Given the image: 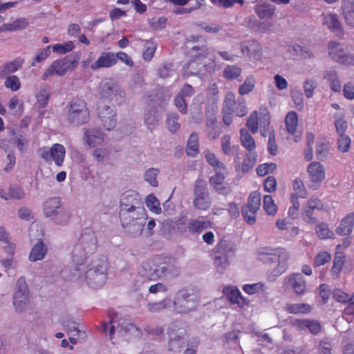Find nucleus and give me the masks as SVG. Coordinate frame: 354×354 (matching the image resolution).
Segmentation results:
<instances>
[{
	"instance_id": "35",
	"label": "nucleus",
	"mask_w": 354,
	"mask_h": 354,
	"mask_svg": "<svg viewBox=\"0 0 354 354\" xmlns=\"http://www.w3.org/2000/svg\"><path fill=\"white\" fill-rule=\"evenodd\" d=\"M242 73V68L237 65H227L223 71V76L228 80H237Z\"/></svg>"
},
{
	"instance_id": "57",
	"label": "nucleus",
	"mask_w": 354,
	"mask_h": 354,
	"mask_svg": "<svg viewBox=\"0 0 354 354\" xmlns=\"http://www.w3.org/2000/svg\"><path fill=\"white\" fill-rule=\"evenodd\" d=\"M246 126L252 133L258 131V113L257 111H253L248 118Z\"/></svg>"
},
{
	"instance_id": "10",
	"label": "nucleus",
	"mask_w": 354,
	"mask_h": 354,
	"mask_svg": "<svg viewBox=\"0 0 354 354\" xmlns=\"http://www.w3.org/2000/svg\"><path fill=\"white\" fill-rule=\"evenodd\" d=\"M194 206L199 210H207L211 205V200L207 189V183L198 178L194 183Z\"/></svg>"
},
{
	"instance_id": "16",
	"label": "nucleus",
	"mask_w": 354,
	"mask_h": 354,
	"mask_svg": "<svg viewBox=\"0 0 354 354\" xmlns=\"http://www.w3.org/2000/svg\"><path fill=\"white\" fill-rule=\"evenodd\" d=\"M104 140V133L100 129H86L84 131L83 142L90 148L101 145Z\"/></svg>"
},
{
	"instance_id": "11",
	"label": "nucleus",
	"mask_w": 354,
	"mask_h": 354,
	"mask_svg": "<svg viewBox=\"0 0 354 354\" xmlns=\"http://www.w3.org/2000/svg\"><path fill=\"white\" fill-rule=\"evenodd\" d=\"M328 55L335 62L342 65H353L354 57L346 52L344 44L330 41L328 43Z\"/></svg>"
},
{
	"instance_id": "52",
	"label": "nucleus",
	"mask_w": 354,
	"mask_h": 354,
	"mask_svg": "<svg viewBox=\"0 0 354 354\" xmlns=\"http://www.w3.org/2000/svg\"><path fill=\"white\" fill-rule=\"evenodd\" d=\"M261 205V195L257 192H252L248 198V203L245 206H248L252 209L259 210Z\"/></svg>"
},
{
	"instance_id": "45",
	"label": "nucleus",
	"mask_w": 354,
	"mask_h": 354,
	"mask_svg": "<svg viewBox=\"0 0 354 354\" xmlns=\"http://www.w3.org/2000/svg\"><path fill=\"white\" fill-rule=\"evenodd\" d=\"M333 297L338 302L354 304V295L350 296L340 289H335L333 292Z\"/></svg>"
},
{
	"instance_id": "32",
	"label": "nucleus",
	"mask_w": 354,
	"mask_h": 354,
	"mask_svg": "<svg viewBox=\"0 0 354 354\" xmlns=\"http://www.w3.org/2000/svg\"><path fill=\"white\" fill-rule=\"evenodd\" d=\"M60 199L58 197H53L48 199L44 203V214L50 217L53 216L56 212V210L60 207Z\"/></svg>"
},
{
	"instance_id": "53",
	"label": "nucleus",
	"mask_w": 354,
	"mask_h": 354,
	"mask_svg": "<svg viewBox=\"0 0 354 354\" xmlns=\"http://www.w3.org/2000/svg\"><path fill=\"white\" fill-rule=\"evenodd\" d=\"M292 187L295 193V196L299 198H306L307 196V191L305 188L304 183L301 180L296 178L292 181Z\"/></svg>"
},
{
	"instance_id": "29",
	"label": "nucleus",
	"mask_w": 354,
	"mask_h": 354,
	"mask_svg": "<svg viewBox=\"0 0 354 354\" xmlns=\"http://www.w3.org/2000/svg\"><path fill=\"white\" fill-rule=\"evenodd\" d=\"M24 192L21 187L17 186H10L8 192H6L3 189H0V197L5 200L9 199H21L24 197Z\"/></svg>"
},
{
	"instance_id": "24",
	"label": "nucleus",
	"mask_w": 354,
	"mask_h": 354,
	"mask_svg": "<svg viewBox=\"0 0 354 354\" xmlns=\"http://www.w3.org/2000/svg\"><path fill=\"white\" fill-rule=\"evenodd\" d=\"M24 60L21 58L15 59L12 61L5 63L0 67V77L4 78L9 75L17 71L21 68Z\"/></svg>"
},
{
	"instance_id": "34",
	"label": "nucleus",
	"mask_w": 354,
	"mask_h": 354,
	"mask_svg": "<svg viewBox=\"0 0 354 354\" xmlns=\"http://www.w3.org/2000/svg\"><path fill=\"white\" fill-rule=\"evenodd\" d=\"M159 114L154 109H149L145 113V124L149 129H153L158 123Z\"/></svg>"
},
{
	"instance_id": "33",
	"label": "nucleus",
	"mask_w": 354,
	"mask_h": 354,
	"mask_svg": "<svg viewBox=\"0 0 354 354\" xmlns=\"http://www.w3.org/2000/svg\"><path fill=\"white\" fill-rule=\"evenodd\" d=\"M171 301L169 298L165 297L161 301L147 304V309L151 313H158L171 307Z\"/></svg>"
},
{
	"instance_id": "31",
	"label": "nucleus",
	"mask_w": 354,
	"mask_h": 354,
	"mask_svg": "<svg viewBox=\"0 0 354 354\" xmlns=\"http://www.w3.org/2000/svg\"><path fill=\"white\" fill-rule=\"evenodd\" d=\"M255 12L261 19H270L274 15L275 6L267 3L256 5L254 8Z\"/></svg>"
},
{
	"instance_id": "26",
	"label": "nucleus",
	"mask_w": 354,
	"mask_h": 354,
	"mask_svg": "<svg viewBox=\"0 0 354 354\" xmlns=\"http://www.w3.org/2000/svg\"><path fill=\"white\" fill-rule=\"evenodd\" d=\"M47 252L46 245L43 241H39L31 249L28 257L29 260L32 262L41 261L45 257Z\"/></svg>"
},
{
	"instance_id": "43",
	"label": "nucleus",
	"mask_w": 354,
	"mask_h": 354,
	"mask_svg": "<svg viewBox=\"0 0 354 354\" xmlns=\"http://www.w3.org/2000/svg\"><path fill=\"white\" fill-rule=\"evenodd\" d=\"M145 203L147 208L152 212L159 214L161 213V207L159 201L153 194H149L146 197Z\"/></svg>"
},
{
	"instance_id": "48",
	"label": "nucleus",
	"mask_w": 354,
	"mask_h": 354,
	"mask_svg": "<svg viewBox=\"0 0 354 354\" xmlns=\"http://www.w3.org/2000/svg\"><path fill=\"white\" fill-rule=\"evenodd\" d=\"M156 49V44L151 41H146L142 53V57L145 61H150Z\"/></svg>"
},
{
	"instance_id": "15",
	"label": "nucleus",
	"mask_w": 354,
	"mask_h": 354,
	"mask_svg": "<svg viewBox=\"0 0 354 354\" xmlns=\"http://www.w3.org/2000/svg\"><path fill=\"white\" fill-rule=\"evenodd\" d=\"M28 301V288L26 279L20 277L16 283V290L14 295L13 304L17 310H22V306Z\"/></svg>"
},
{
	"instance_id": "21",
	"label": "nucleus",
	"mask_w": 354,
	"mask_h": 354,
	"mask_svg": "<svg viewBox=\"0 0 354 354\" xmlns=\"http://www.w3.org/2000/svg\"><path fill=\"white\" fill-rule=\"evenodd\" d=\"M308 172L313 183H319L325 178L324 166L317 162H313L308 165Z\"/></svg>"
},
{
	"instance_id": "36",
	"label": "nucleus",
	"mask_w": 354,
	"mask_h": 354,
	"mask_svg": "<svg viewBox=\"0 0 354 354\" xmlns=\"http://www.w3.org/2000/svg\"><path fill=\"white\" fill-rule=\"evenodd\" d=\"M285 310L292 314H306L310 312L311 306L306 304H287Z\"/></svg>"
},
{
	"instance_id": "62",
	"label": "nucleus",
	"mask_w": 354,
	"mask_h": 354,
	"mask_svg": "<svg viewBox=\"0 0 354 354\" xmlns=\"http://www.w3.org/2000/svg\"><path fill=\"white\" fill-rule=\"evenodd\" d=\"M51 50V46H48L37 53L31 65L35 66L36 62L39 63L46 59L50 56Z\"/></svg>"
},
{
	"instance_id": "14",
	"label": "nucleus",
	"mask_w": 354,
	"mask_h": 354,
	"mask_svg": "<svg viewBox=\"0 0 354 354\" xmlns=\"http://www.w3.org/2000/svg\"><path fill=\"white\" fill-rule=\"evenodd\" d=\"M97 117L103 127L108 131L113 129L116 124V112L109 105L98 104Z\"/></svg>"
},
{
	"instance_id": "17",
	"label": "nucleus",
	"mask_w": 354,
	"mask_h": 354,
	"mask_svg": "<svg viewBox=\"0 0 354 354\" xmlns=\"http://www.w3.org/2000/svg\"><path fill=\"white\" fill-rule=\"evenodd\" d=\"M223 294L226 295L231 304H236L241 308H243L250 303L248 299L241 295V292L236 287L226 286L223 288Z\"/></svg>"
},
{
	"instance_id": "1",
	"label": "nucleus",
	"mask_w": 354,
	"mask_h": 354,
	"mask_svg": "<svg viewBox=\"0 0 354 354\" xmlns=\"http://www.w3.org/2000/svg\"><path fill=\"white\" fill-rule=\"evenodd\" d=\"M257 258L266 265L277 263V266L268 277L270 281H274L276 277L283 273L288 268L289 254L283 248H260L257 250Z\"/></svg>"
},
{
	"instance_id": "44",
	"label": "nucleus",
	"mask_w": 354,
	"mask_h": 354,
	"mask_svg": "<svg viewBox=\"0 0 354 354\" xmlns=\"http://www.w3.org/2000/svg\"><path fill=\"white\" fill-rule=\"evenodd\" d=\"M317 86V80L313 78H308L304 81L303 87L304 94L307 98H311L313 96L314 91Z\"/></svg>"
},
{
	"instance_id": "19",
	"label": "nucleus",
	"mask_w": 354,
	"mask_h": 354,
	"mask_svg": "<svg viewBox=\"0 0 354 354\" xmlns=\"http://www.w3.org/2000/svg\"><path fill=\"white\" fill-rule=\"evenodd\" d=\"M156 272L157 270H153L151 259L144 261L138 268V274L143 279L142 283L156 281Z\"/></svg>"
},
{
	"instance_id": "12",
	"label": "nucleus",
	"mask_w": 354,
	"mask_h": 354,
	"mask_svg": "<svg viewBox=\"0 0 354 354\" xmlns=\"http://www.w3.org/2000/svg\"><path fill=\"white\" fill-rule=\"evenodd\" d=\"M77 66L75 61H71L66 58H62L54 61L50 66L46 70L43 74L41 79L46 80L47 78L53 75L56 74L59 76H63L68 71H73Z\"/></svg>"
},
{
	"instance_id": "58",
	"label": "nucleus",
	"mask_w": 354,
	"mask_h": 354,
	"mask_svg": "<svg viewBox=\"0 0 354 354\" xmlns=\"http://www.w3.org/2000/svg\"><path fill=\"white\" fill-rule=\"evenodd\" d=\"M277 169L275 163H264L260 165L257 168V174L259 176H264L268 173H272Z\"/></svg>"
},
{
	"instance_id": "51",
	"label": "nucleus",
	"mask_w": 354,
	"mask_h": 354,
	"mask_svg": "<svg viewBox=\"0 0 354 354\" xmlns=\"http://www.w3.org/2000/svg\"><path fill=\"white\" fill-rule=\"evenodd\" d=\"M178 115L175 113H169L167 115V118L166 120V124H167L168 129L171 132H176L179 129L180 124L178 123Z\"/></svg>"
},
{
	"instance_id": "2",
	"label": "nucleus",
	"mask_w": 354,
	"mask_h": 354,
	"mask_svg": "<svg viewBox=\"0 0 354 354\" xmlns=\"http://www.w3.org/2000/svg\"><path fill=\"white\" fill-rule=\"evenodd\" d=\"M192 53L194 58L186 64L185 67L187 76H205L214 71L215 59L208 53L205 45L201 47L199 46H193Z\"/></svg>"
},
{
	"instance_id": "63",
	"label": "nucleus",
	"mask_w": 354,
	"mask_h": 354,
	"mask_svg": "<svg viewBox=\"0 0 354 354\" xmlns=\"http://www.w3.org/2000/svg\"><path fill=\"white\" fill-rule=\"evenodd\" d=\"M235 103V95L232 92H227L225 97L224 104L230 114L234 112Z\"/></svg>"
},
{
	"instance_id": "64",
	"label": "nucleus",
	"mask_w": 354,
	"mask_h": 354,
	"mask_svg": "<svg viewBox=\"0 0 354 354\" xmlns=\"http://www.w3.org/2000/svg\"><path fill=\"white\" fill-rule=\"evenodd\" d=\"M343 95L348 100H354V84L353 82H349L344 85Z\"/></svg>"
},
{
	"instance_id": "41",
	"label": "nucleus",
	"mask_w": 354,
	"mask_h": 354,
	"mask_svg": "<svg viewBox=\"0 0 354 354\" xmlns=\"http://www.w3.org/2000/svg\"><path fill=\"white\" fill-rule=\"evenodd\" d=\"M285 122L288 132L294 134L297 127V114L295 111L289 112L286 117Z\"/></svg>"
},
{
	"instance_id": "28",
	"label": "nucleus",
	"mask_w": 354,
	"mask_h": 354,
	"mask_svg": "<svg viewBox=\"0 0 354 354\" xmlns=\"http://www.w3.org/2000/svg\"><path fill=\"white\" fill-rule=\"evenodd\" d=\"M236 250V245L234 243L223 240V264H228L233 260Z\"/></svg>"
},
{
	"instance_id": "47",
	"label": "nucleus",
	"mask_w": 354,
	"mask_h": 354,
	"mask_svg": "<svg viewBox=\"0 0 354 354\" xmlns=\"http://www.w3.org/2000/svg\"><path fill=\"white\" fill-rule=\"evenodd\" d=\"M36 99L39 107H45L50 99V93L48 89L46 87H41L36 95Z\"/></svg>"
},
{
	"instance_id": "40",
	"label": "nucleus",
	"mask_w": 354,
	"mask_h": 354,
	"mask_svg": "<svg viewBox=\"0 0 354 354\" xmlns=\"http://www.w3.org/2000/svg\"><path fill=\"white\" fill-rule=\"evenodd\" d=\"M118 314L115 313L113 310H109L108 311V317L109 318V322H104L102 323V329L103 331L106 333L107 330L109 328V334L110 336V339L113 338V335L115 332V326L114 325L115 319L117 317Z\"/></svg>"
},
{
	"instance_id": "38",
	"label": "nucleus",
	"mask_w": 354,
	"mask_h": 354,
	"mask_svg": "<svg viewBox=\"0 0 354 354\" xmlns=\"http://www.w3.org/2000/svg\"><path fill=\"white\" fill-rule=\"evenodd\" d=\"M187 153L189 156H194L198 152V136L196 133H192L187 143Z\"/></svg>"
},
{
	"instance_id": "3",
	"label": "nucleus",
	"mask_w": 354,
	"mask_h": 354,
	"mask_svg": "<svg viewBox=\"0 0 354 354\" xmlns=\"http://www.w3.org/2000/svg\"><path fill=\"white\" fill-rule=\"evenodd\" d=\"M141 205L136 194H127L122 197L119 216L123 227L138 225L140 220L147 219L145 209Z\"/></svg>"
},
{
	"instance_id": "37",
	"label": "nucleus",
	"mask_w": 354,
	"mask_h": 354,
	"mask_svg": "<svg viewBox=\"0 0 354 354\" xmlns=\"http://www.w3.org/2000/svg\"><path fill=\"white\" fill-rule=\"evenodd\" d=\"M241 141L242 145L249 151H254L256 145L255 141L247 130L241 129Z\"/></svg>"
},
{
	"instance_id": "27",
	"label": "nucleus",
	"mask_w": 354,
	"mask_h": 354,
	"mask_svg": "<svg viewBox=\"0 0 354 354\" xmlns=\"http://www.w3.org/2000/svg\"><path fill=\"white\" fill-rule=\"evenodd\" d=\"M323 24L337 35L342 33V25L335 15H326L323 19Z\"/></svg>"
},
{
	"instance_id": "4",
	"label": "nucleus",
	"mask_w": 354,
	"mask_h": 354,
	"mask_svg": "<svg viewBox=\"0 0 354 354\" xmlns=\"http://www.w3.org/2000/svg\"><path fill=\"white\" fill-rule=\"evenodd\" d=\"M97 246V241L95 232L91 229H85L73 250L72 257L76 265L75 271L80 270L79 266L87 258L88 254H92L96 250Z\"/></svg>"
},
{
	"instance_id": "9",
	"label": "nucleus",
	"mask_w": 354,
	"mask_h": 354,
	"mask_svg": "<svg viewBox=\"0 0 354 354\" xmlns=\"http://www.w3.org/2000/svg\"><path fill=\"white\" fill-rule=\"evenodd\" d=\"M39 153L47 163L54 162L57 167H62L64 162L66 156V149L64 145L55 143L48 149V147H42L39 149Z\"/></svg>"
},
{
	"instance_id": "25",
	"label": "nucleus",
	"mask_w": 354,
	"mask_h": 354,
	"mask_svg": "<svg viewBox=\"0 0 354 354\" xmlns=\"http://www.w3.org/2000/svg\"><path fill=\"white\" fill-rule=\"evenodd\" d=\"M354 226V213L351 212L344 217L336 229V233L341 236H346L350 234Z\"/></svg>"
},
{
	"instance_id": "59",
	"label": "nucleus",
	"mask_w": 354,
	"mask_h": 354,
	"mask_svg": "<svg viewBox=\"0 0 354 354\" xmlns=\"http://www.w3.org/2000/svg\"><path fill=\"white\" fill-rule=\"evenodd\" d=\"M115 57V64L118 63V61L120 60L126 64L129 67H132L134 64L133 61L131 57L127 54L125 52L119 51L116 53H114Z\"/></svg>"
},
{
	"instance_id": "18",
	"label": "nucleus",
	"mask_w": 354,
	"mask_h": 354,
	"mask_svg": "<svg viewBox=\"0 0 354 354\" xmlns=\"http://www.w3.org/2000/svg\"><path fill=\"white\" fill-rule=\"evenodd\" d=\"M210 221L205 219L203 217L191 219L187 224V230L192 234H200L204 230L211 227Z\"/></svg>"
},
{
	"instance_id": "50",
	"label": "nucleus",
	"mask_w": 354,
	"mask_h": 354,
	"mask_svg": "<svg viewBox=\"0 0 354 354\" xmlns=\"http://www.w3.org/2000/svg\"><path fill=\"white\" fill-rule=\"evenodd\" d=\"M185 342L183 338L179 335L170 339L168 343L169 350L172 352L179 353L183 347Z\"/></svg>"
},
{
	"instance_id": "54",
	"label": "nucleus",
	"mask_w": 354,
	"mask_h": 354,
	"mask_svg": "<svg viewBox=\"0 0 354 354\" xmlns=\"http://www.w3.org/2000/svg\"><path fill=\"white\" fill-rule=\"evenodd\" d=\"M258 210L252 209V208L243 205L241 212L245 221L250 225H253L256 221V213Z\"/></svg>"
},
{
	"instance_id": "7",
	"label": "nucleus",
	"mask_w": 354,
	"mask_h": 354,
	"mask_svg": "<svg viewBox=\"0 0 354 354\" xmlns=\"http://www.w3.org/2000/svg\"><path fill=\"white\" fill-rule=\"evenodd\" d=\"M67 121L76 126L87 124L90 120V111L86 102L82 98L73 99L68 105Z\"/></svg>"
},
{
	"instance_id": "13",
	"label": "nucleus",
	"mask_w": 354,
	"mask_h": 354,
	"mask_svg": "<svg viewBox=\"0 0 354 354\" xmlns=\"http://www.w3.org/2000/svg\"><path fill=\"white\" fill-rule=\"evenodd\" d=\"M115 55L112 51H102L97 59L91 65L88 61H83L82 65L84 68H90L92 71H96L101 68H109L115 65Z\"/></svg>"
},
{
	"instance_id": "60",
	"label": "nucleus",
	"mask_w": 354,
	"mask_h": 354,
	"mask_svg": "<svg viewBox=\"0 0 354 354\" xmlns=\"http://www.w3.org/2000/svg\"><path fill=\"white\" fill-rule=\"evenodd\" d=\"M293 49L298 55L304 59H312L315 57L313 52L305 46L297 44L293 46Z\"/></svg>"
},
{
	"instance_id": "22",
	"label": "nucleus",
	"mask_w": 354,
	"mask_h": 354,
	"mask_svg": "<svg viewBox=\"0 0 354 354\" xmlns=\"http://www.w3.org/2000/svg\"><path fill=\"white\" fill-rule=\"evenodd\" d=\"M294 324L299 330L308 329L313 335H317L322 330L320 323L316 320L295 319Z\"/></svg>"
},
{
	"instance_id": "42",
	"label": "nucleus",
	"mask_w": 354,
	"mask_h": 354,
	"mask_svg": "<svg viewBox=\"0 0 354 354\" xmlns=\"http://www.w3.org/2000/svg\"><path fill=\"white\" fill-rule=\"evenodd\" d=\"M255 79L252 75L248 76L243 84L239 86V93L241 95H247L252 92L255 86Z\"/></svg>"
},
{
	"instance_id": "23",
	"label": "nucleus",
	"mask_w": 354,
	"mask_h": 354,
	"mask_svg": "<svg viewBox=\"0 0 354 354\" xmlns=\"http://www.w3.org/2000/svg\"><path fill=\"white\" fill-rule=\"evenodd\" d=\"M288 284L298 295H302L306 289V283L301 274H293L288 278Z\"/></svg>"
},
{
	"instance_id": "30",
	"label": "nucleus",
	"mask_w": 354,
	"mask_h": 354,
	"mask_svg": "<svg viewBox=\"0 0 354 354\" xmlns=\"http://www.w3.org/2000/svg\"><path fill=\"white\" fill-rule=\"evenodd\" d=\"M151 261H153V270H157L156 273L157 280L165 277L169 270V268L164 259L160 257H154L151 259Z\"/></svg>"
},
{
	"instance_id": "6",
	"label": "nucleus",
	"mask_w": 354,
	"mask_h": 354,
	"mask_svg": "<svg viewBox=\"0 0 354 354\" xmlns=\"http://www.w3.org/2000/svg\"><path fill=\"white\" fill-rule=\"evenodd\" d=\"M199 302L198 291L194 288H185L179 290L173 301L174 310L177 313L187 314L194 310Z\"/></svg>"
},
{
	"instance_id": "20",
	"label": "nucleus",
	"mask_w": 354,
	"mask_h": 354,
	"mask_svg": "<svg viewBox=\"0 0 354 354\" xmlns=\"http://www.w3.org/2000/svg\"><path fill=\"white\" fill-rule=\"evenodd\" d=\"M239 147L237 145H230V136H225L223 137V153H225V156H232L234 158V162L236 163V169H239V162L240 158L239 156Z\"/></svg>"
},
{
	"instance_id": "49",
	"label": "nucleus",
	"mask_w": 354,
	"mask_h": 354,
	"mask_svg": "<svg viewBox=\"0 0 354 354\" xmlns=\"http://www.w3.org/2000/svg\"><path fill=\"white\" fill-rule=\"evenodd\" d=\"M263 207L269 215H274L277 213V207L270 195L264 196Z\"/></svg>"
},
{
	"instance_id": "46",
	"label": "nucleus",
	"mask_w": 354,
	"mask_h": 354,
	"mask_svg": "<svg viewBox=\"0 0 354 354\" xmlns=\"http://www.w3.org/2000/svg\"><path fill=\"white\" fill-rule=\"evenodd\" d=\"M4 86L12 91H17L21 88V82L17 75H10L5 77Z\"/></svg>"
},
{
	"instance_id": "61",
	"label": "nucleus",
	"mask_w": 354,
	"mask_h": 354,
	"mask_svg": "<svg viewBox=\"0 0 354 354\" xmlns=\"http://www.w3.org/2000/svg\"><path fill=\"white\" fill-rule=\"evenodd\" d=\"M158 170L157 169L151 168L146 171L145 174V179L153 187L158 186L157 175Z\"/></svg>"
},
{
	"instance_id": "5",
	"label": "nucleus",
	"mask_w": 354,
	"mask_h": 354,
	"mask_svg": "<svg viewBox=\"0 0 354 354\" xmlns=\"http://www.w3.org/2000/svg\"><path fill=\"white\" fill-rule=\"evenodd\" d=\"M108 266L104 256L93 259L84 275L86 283L94 288L102 286L107 279Z\"/></svg>"
},
{
	"instance_id": "55",
	"label": "nucleus",
	"mask_w": 354,
	"mask_h": 354,
	"mask_svg": "<svg viewBox=\"0 0 354 354\" xmlns=\"http://www.w3.org/2000/svg\"><path fill=\"white\" fill-rule=\"evenodd\" d=\"M75 48L73 41H68L64 44H56L51 46L52 50L59 54H65L73 50Z\"/></svg>"
},
{
	"instance_id": "8",
	"label": "nucleus",
	"mask_w": 354,
	"mask_h": 354,
	"mask_svg": "<svg viewBox=\"0 0 354 354\" xmlns=\"http://www.w3.org/2000/svg\"><path fill=\"white\" fill-rule=\"evenodd\" d=\"M99 95L102 104L109 102L112 105H120L124 100V93L113 80L102 82L99 86Z\"/></svg>"
},
{
	"instance_id": "56",
	"label": "nucleus",
	"mask_w": 354,
	"mask_h": 354,
	"mask_svg": "<svg viewBox=\"0 0 354 354\" xmlns=\"http://www.w3.org/2000/svg\"><path fill=\"white\" fill-rule=\"evenodd\" d=\"M339 138L337 140L338 149L343 153L348 151L351 146V140L347 135H339Z\"/></svg>"
},
{
	"instance_id": "39",
	"label": "nucleus",
	"mask_w": 354,
	"mask_h": 354,
	"mask_svg": "<svg viewBox=\"0 0 354 354\" xmlns=\"http://www.w3.org/2000/svg\"><path fill=\"white\" fill-rule=\"evenodd\" d=\"M257 160V153L255 151H249L242 164V171L248 172L255 165Z\"/></svg>"
}]
</instances>
